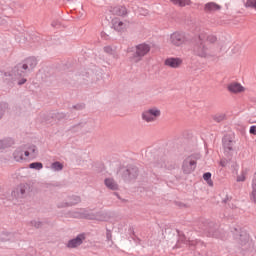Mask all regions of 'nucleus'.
I'll return each mask as SVG.
<instances>
[{
	"label": "nucleus",
	"mask_w": 256,
	"mask_h": 256,
	"mask_svg": "<svg viewBox=\"0 0 256 256\" xmlns=\"http://www.w3.org/2000/svg\"><path fill=\"white\" fill-rule=\"evenodd\" d=\"M225 45L217 41V38H212V42L207 40L195 46L194 53L201 59H215L221 57L225 53Z\"/></svg>",
	"instance_id": "f257e3e1"
},
{
	"label": "nucleus",
	"mask_w": 256,
	"mask_h": 256,
	"mask_svg": "<svg viewBox=\"0 0 256 256\" xmlns=\"http://www.w3.org/2000/svg\"><path fill=\"white\" fill-rule=\"evenodd\" d=\"M141 117L145 123H155L161 117V108L150 107L142 112Z\"/></svg>",
	"instance_id": "f03ea898"
},
{
	"label": "nucleus",
	"mask_w": 256,
	"mask_h": 256,
	"mask_svg": "<svg viewBox=\"0 0 256 256\" xmlns=\"http://www.w3.org/2000/svg\"><path fill=\"white\" fill-rule=\"evenodd\" d=\"M151 51V46L146 43L138 44L135 47V55H133L130 59L132 63H139L142 61L145 55H147Z\"/></svg>",
	"instance_id": "7ed1b4c3"
},
{
	"label": "nucleus",
	"mask_w": 256,
	"mask_h": 256,
	"mask_svg": "<svg viewBox=\"0 0 256 256\" xmlns=\"http://www.w3.org/2000/svg\"><path fill=\"white\" fill-rule=\"evenodd\" d=\"M37 67V58L29 57L22 64L16 66L17 75H23L27 69H35Z\"/></svg>",
	"instance_id": "20e7f679"
},
{
	"label": "nucleus",
	"mask_w": 256,
	"mask_h": 256,
	"mask_svg": "<svg viewBox=\"0 0 256 256\" xmlns=\"http://www.w3.org/2000/svg\"><path fill=\"white\" fill-rule=\"evenodd\" d=\"M165 67L170 69H179L183 65V59L179 57H169L164 60Z\"/></svg>",
	"instance_id": "39448f33"
},
{
	"label": "nucleus",
	"mask_w": 256,
	"mask_h": 256,
	"mask_svg": "<svg viewBox=\"0 0 256 256\" xmlns=\"http://www.w3.org/2000/svg\"><path fill=\"white\" fill-rule=\"evenodd\" d=\"M221 9H223V7L221 5H219L218 3L208 2V3L204 4L203 11H204V13L211 15L213 13H217V11H221Z\"/></svg>",
	"instance_id": "423d86ee"
},
{
	"label": "nucleus",
	"mask_w": 256,
	"mask_h": 256,
	"mask_svg": "<svg viewBox=\"0 0 256 256\" xmlns=\"http://www.w3.org/2000/svg\"><path fill=\"white\" fill-rule=\"evenodd\" d=\"M227 90L233 95H239V93H245V88L239 82H231L227 85Z\"/></svg>",
	"instance_id": "0eeeda50"
},
{
	"label": "nucleus",
	"mask_w": 256,
	"mask_h": 256,
	"mask_svg": "<svg viewBox=\"0 0 256 256\" xmlns=\"http://www.w3.org/2000/svg\"><path fill=\"white\" fill-rule=\"evenodd\" d=\"M224 155L226 157H233V153H235V142L233 140H224Z\"/></svg>",
	"instance_id": "6e6552de"
},
{
	"label": "nucleus",
	"mask_w": 256,
	"mask_h": 256,
	"mask_svg": "<svg viewBox=\"0 0 256 256\" xmlns=\"http://www.w3.org/2000/svg\"><path fill=\"white\" fill-rule=\"evenodd\" d=\"M195 165H197L195 160L192 158H186L183 162L182 169L187 175H189V173H193V171H195Z\"/></svg>",
	"instance_id": "1a4fd4ad"
},
{
	"label": "nucleus",
	"mask_w": 256,
	"mask_h": 256,
	"mask_svg": "<svg viewBox=\"0 0 256 256\" xmlns=\"http://www.w3.org/2000/svg\"><path fill=\"white\" fill-rule=\"evenodd\" d=\"M170 42L176 47H181V45L185 44V36L179 32L173 33L170 36Z\"/></svg>",
	"instance_id": "9d476101"
},
{
	"label": "nucleus",
	"mask_w": 256,
	"mask_h": 256,
	"mask_svg": "<svg viewBox=\"0 0 256 256\" xmlns=\"http://www.w3.org/2000/svg\"><path fill=\"white\" fill-rule=\"evenodd\" d=\"M110 11L113 15H117L118 17H127L129 13V11L127 10V7L123 5H117V6L111 7Z\"/></svg>",
	"instance_id": "9b49d317"
},
{
	"label": "nucleus",
	"mask_w": 256,
	"mask_h": 256,
	"mask_svg": "<svg viewBox=\"0 0 256 256\" xmlns=\"http://www.w3.org/2000/svg\"><path fill=\"white\" fill-rule=\"evenodd\" d=\"M112 25L116 31H126L129 23L127 21H122L119 18H115L112 20Z\"/></svg>",
	"instance_id": "f8f14e48"
},
{
	"label": "nucleus",
	"mask_w": 256,
	"mask_h": 256,
	"mask_svg": "<svg viewBox=\"0 0 256 256\" xmlns=\"http://www.w3.org/2000/svg\"><path fill=\"white\" fill-rule=\"evenodd\" d=\"M83 241H85V235L80 234L76 238L70 240L67 243V247L68 249H75L76 247H79V245H82Z\"/></svg>",
	"instance_id": "ddd939ff"
},
{
	"label": "nucleus",
	"mask_w": 256,
	"mask_h": 256,
	"mask_svg": "<svg viewBox=\"0 0 256 256\" xmlns=\"http://www.w3.org/2000/svg\"><path fill=\"white\" fill-rule=\"evenodd\" d=\"M229 55L230 57H241V55H243V49L239 45L233 46L229 52Z\"/></svg>",
	"instance_id": "4468645a"
},
{
	"label": "nucleus",
	"mask_w": 256,
	"mask_h": 256,
	"mask_svg": "<svg viewBox=\"0 0 256 256\" xmlns=\"http://www.w3.org/2000/svg\"><path fill=\"white\" fill-rule=\"evenodd\" d=\"M104 183L108 189H111L112 191H117L119 189V185L115 183V180L113 178H106L104 180Z\"/></svg>",
	"instance_id": "2eb2a0df"
},
{
	"label": "nucleus",
	"mask_w": 256,
	"mask_h": 256,
	"mask_svg": "<svg viewBox=\"0 0 256 256\" xmlns=\"http://www.w3.org/2000/svg\"><path fill=\"white\" fill-rule=\"evenodd\" d=\"M170 2L178 7H187L193 3L191 0H170Z\"/></svg>",
	"instance_id": "dca6fc26"
},
{
	"label": "nucleus",
	"mask_w": 256,
	"mask_h": 256,
	"mask_svg": "<svg viewBox=\"0 0 256 256\" xmlns=\"http://www.w3.org/2000/svg\"><path fill=\"white\" fill-rule=\"evenodd\" d=\"M14 159L15 161H23V159H25V157H23V150L21 149H17L15 152H14Z\"/></svg>",
	"instance_id": "f3484780"
},
{
	"label": "nucleus",
	"mask_w": 256,
	"mask_h": 256,
	"mask_svg": "<svg viewBox=\"0 0 256 256\" xmlns=\"http://www.w3.org/2000/svg\"><path fill=\"white\" fill-rule=\"evenodd\" d=\"M203 179H204V181H207V183L210 187H213V180H211V173L210 172L204 173Z\"/></svg>",
	"instance_id": "a211bd4d"
},
{
	"label": "nucleus",
	"mask_w": 256,
	"mask_h": 256,
	"mask_svg": "<svg viewBox=\"0 0 256 256\" xmlns=\"http://www.w3.org/2000/svg\"><path fill=\"white\" fill-rule=\"evenodd\" d=\"M51 169H53L54 171H62L63 164L61 162H54L51 165Z\"/></svg>",
	"instance_id": "6ab92c4d"
},
{
	"label": "nucleus",
	"mask_w": 256,
	"mask_h": 256,
	"mask_svg": "<svg viewBox=\"0 0 256 256\" xmlns=\"http://www.w3.org/2000/svg\"><path fill=\"white\" fill-rule=\"evenodd\" d=\"M29 168L30 169H37L39 171L40 169H43V163H41V162H33V163H31L29 165Z\"/></svg>",
	"instance_id": "aec40b11"
},
{
	"label": "nucleus",
	"mask_w": 256,
	"mask_h": 256,
	"mask_svg": "<svg viewBox=\"0 0 256 256\" xmlns=\"http://www.w3.org/2000/svg\"><path fill=\"white\" fill-rule=\"evenodd\" d=\"M239 241L242 245H246L247 243H249V236L248 234H241Z\"/></svg>",
	"instance_id": "412c9836"
},
{
	"label": "nucleus",
	"mask_w": 256,
	"mask_h": 256,
	"mask_svg": "<svg viewBox=\"0 0 256 256\" xmlns=\"http://www.w3.org/2000/svg\"><path fill=\"white\" fill-rule=\"evenodd\" d=\"M246 7H252V9H256V0H247Z\"/></svg>",
	"instance_id": "4be33fe9"
},
{
	"label": "nucleus",
	"mask_w": 256,
	"mask_h": 256,
	"mask_svg": "<svg viewBox=\"0 0 256 256\" xmlns=\"http://www.w3.org/2000/svg\"><path fill=\"white\" fill-rule=\"evenodd\" d=\"M104 51L108 55H113V53H115V49H113V47H111V46H105Z\"/></svg>",
	"instance_id": "5701e85b"
},
{
	"label": "nucleus",
	"mask_w": 256,
	"mask_h": 256,
	"mask_svg": "<svg viewBox=\"0 0 256 256\" xmlns=\"http://www.w3.org/2000/svg\"><path fill=\"white\" fill-rule=\"evenodd\" d=\"M245 179H246L245 172H242L240 175L237 176L238 183L245 181Z\"/></svg>",
	"instance_id": "b1692460"
},
{
	"label": "nucleus",
	"mask_w": 256,
	"mask_h": 256,
	"mask_svg": "<svg viewBox=\"0 0 256 256\" xmlns=\"http://www.w3.org/2000/svg\"><path fill=\"white\" fill-rule=\"evenodd\" d=\"M251 199H252V201H254V203H256V188H255V184H253V191L251 193Z\"/></svg>",
	"instance_id": "393cba45"
},
{
	"label": "nucleus",
	"mask_w": 256,
	"mask_h": 256,
	"mask_svg": "<svg viewBox=\"0 0 256 256\" xmlns=\"http://www.w3.org/2000/svg\"><path fill=\"white\" fill-rule=\"evenodd\" d=\"M227 160L226 159H221L219 162L220 167H227Z\"/></svg>",
	"instance_id": "a878e982"
},
{
	"label": "nucleus",
	"mask_w": 256,
	"mask_h": 256,
	"mask_svg": "<svg viewBox=\"0 0 256 256\" xmlns=\"http://www.w3.org/2000/svg\"><path fill=\"white\" fill-rule=\"evenodd\" d=\"M26 189H27V186H26V185H21V186H20V193H21V195H24Z\"/></svg>",
	"instance_id": "bb28decb"
},
{
	"label": "nucleus",
	"mask_w": 256,
	"mask_h": 256,
	"mask_svg": "<svg viewBox=\"0 0 256 256\" xmlns=\"http://www.w3.org/2000/svg\"><path fill=\"white\" fill-rule=\"evenodd\" d=\"M249 132L251 135H256V126H251Z\"/></svg>",
	"instance_id": "cd10ccee"
},
{
	"label": "nucleus",
	"mask_w": 256,
	"mask_h": 256,
	"mask_svg": "<svg viewBox=\"0 0 256 256\" xmlns=\"http://www.w3.org/2000/svg\"><path fill=\"white\" fill-rule=\"evenodd\" d=\"M36 150H37V148L35 146H31L29 148L30 153H35Z\"/></svg>",
	"instance_id": "c85d7f7f"
},
{
	"label": "nucleus",
	"mask_w": 256,
	"mask_h": 256,
	"mask_svg": "<svg viewBox=\"0 0 256 256\" xmlns=\"http://www.w3.org/2000/svg\"><path fill=\"white\" fill-rule=\"evenodd\" d=\"M24 155H25V157H29L30 152H29V151H25V152H24Z\"/></svg>",
	"instance_id": "c756f323"
},
{
	"label": "nucleus",
	"mask_w": 256,
	"mask_h": 256,
	"mask_svg": "<svg viewBox=\"0 0 256 256\" xmlns=\"http://www.w3.org/2000/svg\"><path fill=\"white\" fill-rule=\"evenodd\" d=\"M1 147H3V142L0 141V149H1Z\"/></svg>",
	"instance_id": "7c9ffc66"
},
{
	"label": "nucleus",
	"mask_w": 256,
	"mask_h": 256,
	"mask_svg": "<svg viewBox=\"0 0 256 256\" xmlns=\"http://www.w3.org/2000/svg\"><path fill=\"white\" fill-rule=\"evenodd\" d=\"M22 83H25V80Z\"/></svg>",
	"instance_id": "2f4dec72"
}]
</instances>
